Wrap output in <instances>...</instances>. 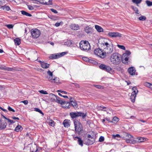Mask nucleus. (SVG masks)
Here are the masks:
<instances>
[{"mask_svg": "<svg viewBox=\"0 0 152 152\" xmlns=\"http://www.w3.org/2000/svg\"><path fill=\"white\" fill-rule=\"evenodd\" d=\"M110 60L113 64L118 65L120 64L121 62V55L117 53H114L111 56Z\"/></svg>", "mask_w": 152, "mask_h": 152, "instance_id": "obj_1", "label": "nucleus"}, {"mask_svg": "<svg viewBox=\"0 0 152 152\" xmlns=\"http://www.w3.org/2000/svg\"><path fill=\"white\" fill-rule=\"evenodd\" d=\"M79 45L80 49L83 50L87 51L91 48L90 45L88 41H81Z\"/></svg>", "mask_w": 152, "mask_h": 152, "instance_id": "obj_2", "label": "nucleus"}, {"mask_svg": "<svg viewBox=\"0 0 152 152\" xmlns=\"http://www.w3.org/2000/svg\"><path fill=\"white\" fill-rule=\"evenodd\" d=\"M75 132L76 133L80 134L82 133L83 130V126L81 123L77 120L75 119L74 121Z\"/></svg>", "mask_w": 152, "mask_h": 152, "instance_id": "obj_3", "label": "nucleus"}, {"mask_svg": "<svg viewBox=\"0 0 152 152\" xmlns=\"http://www.w3.org/2000/svg\"><path fill=\"white\" fill-rule=\"evenodd\" d=\"M108 44L103 47L102 48L104 49L105 53H110L113 52V46L112 43L110 41L107 43Z\"/></svg>", "mask_w": 152, "mask_h": 152, "instance_id": "obj_4", "label": "nucleus"}, {"mask_svg": "<svg viewBox=\"0 0 152 152\" xmlns=\"http://www.w3.org/2000/svg\"><path fill=\"white\" fill-rule=\"evenodd\" d=\"M131 52L129 50H126L125 53L123 54L121 57V60L123 63L125 64H128V61Z\"/></svg>", "mask_w": 152, "mask_h": 152, "instance_id": "obj_5", "label": "nucleus"}, {"mask_svg": "<svg viewBox=\"0 0 152 152\" xmlns=\"http://www.w3.org/2000/svg\"><path fill=\"white\" fill-rule=\"evenodd\" d=\"M71 117L72 118H74L79 116H82L83 118H85L86 116V114L81 112H71L70 114Z\"/></svg>", "mask_w": 152, "mask_h": 152, "instance_id": "obj_6", "label": "nucleus"}, {"mask_svg": "<svg viewBox=\"0 0 152 152\" xmlns=\"http://www.w3.org/2000/svg\"><path fill=\"white\" fill-rule=\"evenodd\" d=\"M94 53L95 54L102 58H105L106 56V53L99 48L95 49L94 50Z\"/></svg>", "mask_w": 152, "mask_h": 152, "instance_id": "obj_7", "label": "nucleus"}, {"mask_svg": "<svg viewBox=\"0 0 152 152\" xmlns=\"http://www.w3.org/2000/svg\"><path fill=\"white\" fill-rule=\"evenodd\" d=\"M99 68L105 71L110 73H113L114 70L109 66L106 65L104 64H101L99 66Z\"/></svg>", "mask_w": 152, "mask_h": 152, "instance_id": "obj_8", "label": "nucleus"}, {"mask_svg": "<svg viewBox=\"0 0 152 152\" xmlns=\"http://www.w3.org/2000/svg\"><path fill=\"white\" fill-rule=\"evenodd\" d=\"M66 54V52L55 53L51 55L49 58L50 59H56L62 57Z\"/></svg>", "mask_w": 152, "mask_h": 152, "instance_id": "obj_9", "label": "nucleus"}, {"mask_svg": "<svg viewBox=\"0 0 152 152\" xmlns=\"http://www.w3.org/2000/svg\"><path fill=\"white\" fill-rule=\"evenodd\" d=\"M31 33L32 37L34 38H38L41 34L40 31L37 28L31 29Z\"/></svg>", "mask_w": 152, "mask_h": 152, "instance_id": "obj_10", "label": "nucleus"}, {"mask_svg": "<svg viewBox=\"0 0 152 152\" xmlns=\"http://www.w3.org/2000/svg\"><path fill=\"white\" fill-rule=\"evenodd\" d=\"M110 41V40L107 39L102 38H100L98 40V43L99 45L101 46L102 48L105 45L108 44L107 43Z\"/></svg>", "mask_w": 152, "mask_h": 152, "instance_id": "obj_11", "label": "nucleus"}, {"mask_svg": "<svg viewBox=\"0 0 152 152\" xmlns=\"http://www.w3.org/2000/svg\"><path fill=\"white\" fill-rule=\"evenodd\" d=\"M126 136L128 137L129 138V139H126V141L127 143L132 144L136 143L137 141L133 139V137L132 135L129 134H127Z\"/></svg>", "mask_w": 152, "mask_h": 152, "instance_id": "obj_12", "label": "nucleus"}, {"mask_svg": "<svg viewBox=\"0 0 152 152\" xmlns=\"http://www.w3.org/2000/svg\"><path fill=\"white\" fill-rule=\"evenodd\" d=\"M108 35L111 37H121L122 34L119 32H109Z\"/></svg>", "mask_w": 152, "mask_h": 152, "instance_id": "obj_13", "label": "nucleus"}, {"mask_svg": "<svg viewBox=\"0 0 152 152\" xmlns=\"http://www.w3.org/2000/svg\"><path fill=\"white\" fill-rule=\"evenodd\" d=\"M85 144L86 145H92L95 142V138H91V139L86 138L84 140Z\"/></svg>", "mask_w": 152, "mask_h": 152, "instance_id": "obj_14", "label": "nucleus"}, {"mask_svg": "<svg viewBox=\"0 0 152 152\" xmlns=\"http://www.w3.org/2000/svg\"><path fill=\"white\" fill-rule=\"evenodd\" d=\"M7 123L4 120L1 119L0 122V130H2L6 128Z\"/></svg>", "mask_w": 152, "mask_h": 152, "instance_id": "obj_15", "label": "nucleus"}, {"mask_svg": "<svg viewBox=\"0 0 152 152\" xmlns=\"http://www.w3.org/2000/svg\"><path fill=\"white\" fill-rule=\"evenodd\" d=\"M128 71L130 75H134L135 74L136 70L134 67L132 66L128 68Z\"/></svg>", "mask_w": 152, "mask_h": 152, "instance_id": "obj_16", "label": "nucleus"}, {"mask_svg": "<svg viewBox=\"0 0 152 152\" xmlns=\"http://www.w3.org/2000/svg\"><path fill=\"white\" fill-rule=\"evenodd\" d=\"M49 80L50 82L52 83H55L58 84V83H60V82L59 79L57 77H56L52 79L50 78V77H48Z\"/></svg>", "mask_w": 152, "mask_h": 152, "instance_id": "obj_17", "label": "nucleus"}, {"mask_svg": "<svg viewBox=\"0 0 152 152\" xmlns=\"http://www.w3.org/2000/svg\"><path fill=\"white\" fill-rule=\"evenodd\" d=\"M97 109L99 110L106 111L107 112V113H108L107 111L108 110H110L109 108L104 107L102 105L98 106Z\"/></svg>", "mask_w": 152, "mask_h": 152, "instance_id": "obj_18", "label": "nucleus"}, {"mask_svg": "<svg viewBox=\"0 0 152 152\" xmlns=\"http://www.w3.org/2000/svg\"><path fill=\"white\" fill-rule=\"evenodd\" d=\"M52 0H42V1H39V3L44 5H51L52 4Z\"/></svg>", "mask_w": 152, "mask_h": 152, "instance_id": "obj_19", "label": "nucleus"}, {"mask_svg": "<svg viewBox=\"0 0 152 152\" xmlns=\"http://www.w3.org/2000/svg\"><path fill=\"white\" fill-rule=\"evenodd\" d=\"M54 96H55L56 99H55L56 100V102L60 104H65L66 103L65 101H63L61 99V98L58 96H57L55 95H54Z\"/></svg>", "mask_w": 152, "mask_h": 152, "instance_id": "obj_20", "label": "nucleus"}, {"mask_svg": "<svg viewBox=\"0 0 152 152\" xmlns=\"http://www.w3.org/2000/svg\"><path fill=\"white\" fill-rule=\"evenodd\" d=\"M30 149L31 152H37L38 151L37 146L36 144L32 145Z\"/></svg>", "mask_w": 152, "mask_h": 152, "instance_id": "obj_21", "label": "nucleus"}, {"mask_svg": "<svg viewBox=\"0 0 152 152\" xmlns=\"http://www.w3.org/2000/svg\"><path fill=\"white\" fill-rule=\"evenodd\" d=\"M70 28L74 30H77L79 29V26L77 24H73L71 25L70 26Z\"/></svg>", "mask_w": 152, "mask_h": 152, "instance_id": "obj_22", "label": "nucleus"}, {"mask_svg": "<svg viewBox=\"0 0 152 152\" xmlns=\"http://www.w3.org/2000/svg\"><path fill=\"white\" fill-rule=\"evenodd\" d=\"M84 30L86 33L89 34L91 33L92 29L90 27L87 26L84 28Z\"/></svg>", "mask_w": 152, "mask_h": 152, "instance_id": "obj_23", "label": "nucleus"}, {"mask_svg": "<svg viewBox=\"0 0 152 152\" xmlns=\"http://www.w3.org/2000/svg\"><path fill=\"white\" fill-rule=\"evenodd\" d=\"M0 69L1 70H7L8 71H11L13 70V68L8 67H6L3 65H0Z\"/></svg>", "mask_w": 152, "mask_h": 152, "instance_id": "obj_24", "label": "nucleus"}, {"mask_svg": "<svg viewBox=\"0 0 152 152\" xmlns=\"http://www.w3.org/2000/svg\"><path fill=\"white\" fill-rule=\"evenodd\" d=\"M70 102L71 104V105L75 108H77L78 107V104L75 100H70Z\"/></svg>", "mask_w": 152, "mask_h": 152, "instance_id": "obj_25", "label": "nucleus"}, {"mask_svg": "<svg viewBox=\"0 0 152 152\" xmlns=\"http://www.w3.org/2000/svg\"><path fill=\"white\" fill-rule=\"evenodd\" d=\"M41 66L44 69H47L49 67L50 64L47 63L43 62L41 63Z\"/></svg>", "mask_w": 152, "mask_h": 152, "instance_id": "obj_26", "label": "nucleus"}, {"mask_svg": "<svg viewBox=\"0 0 152 152\" xmlns=\"http://www.w3.org/2000/svg\"><path fill=\"white\" fill-rule=\"evenodd\" d=\"M23 129L22 127L19 125H18L15 127V131L17 132H21Z\"/></svg>", "mask_w": 152, "mask_h": 152, "instance_id": "obj_27", "label": "nucleus"}, {"mask_svg": "<svg viewBox=\"0 0 152 152\" xmlns=\"http://www.w3.org/2000/svg\"><path fill=\"white\" fill-rule=\"evenodd\" d=\"M14 42L16 45H19L20 43V39L19 38H16L14 39Z\"/></svg>", "mask_w": 152, "mask_h": 152, "instance_id": "obj_28", "label": "nucleus"}, {"mask_svg": "<svg viewBox=\"0 0 152 152\" xmlns=\"http://www.w3.org/2000/svg\"><path fill=\"white\" fill-rule=\"evenodd\" d=\"M95 28L99 32H102L103 31V29L101 26L98 25L95 26Z\"/></svg>", "mask_w": 152, "mask_h": 152, "instance_id": "obj_29", "label": "nucleus"}, {"mask_svg": "<svg viewBox=\"0 0 152 152\" xmlns=\"http://www.w3.org/2000/svg\"><path fill=\"white\" fill-rule=\"evenodd\" d=\"M132 90L133 91L132 92V94H137L138 92V90L136 86L133 87L132 88Z\"/></svg>", "mask_w": 152, "mask_h": 152, "instance_id": "obj_30", "label": "nucleus"}, {"mask_svg": "<svg viewBox=\"0 0 152 152\" xmlns=\"http://www.w3.org/2000/svg\"><path fill=\"white\" fill-rule=\"evenodd\" d=\"M21 14L23 15H26V16L29 17H31L32 16V15L31 14L26 12L25 11L22 10L21 11Z\"/></svg>", "mask_w": 152, "mask_h": 152, "instance_id": "obj_31", "label": "nucleus"}, {"mask_svg": "<svg viewBox=\"0 0 152 152\" xmlns=\"http://www.w3.org/2000/svg\"><path fill=\"white\" fill-rule=\"evenodd\" d=\"M75 138L78 139V140H77V142L78 143L80 146H83V141L81 139L78 137H76Z\"/></svg>", "mask_w": 152, "mask_h": 152, "instance_id": "obj_32", "label": "nucleus"}, {"mask_svg": "<svg viewBox=\"0 0 152 152\" xmlns=\"http://www.w3.org/2000/svg\"><path fill=\"white\" fill-rule=\"evenodd\" d=\"M137 94H133L132 93L131 95L130 96V99L131 101L132 102H134L135 100V99L136 96Z\"/></svg>", "mask_w": 152, "mask_h": 152, "instance_id": "obj_33", "label": "nucleus"}, {"mask_svg": "<svg viewBox=\"0 0 152 152\" xmlns=\"http://www.w3.org/2000/svg\"><path fill=\"white\" fill-rule=\"evenodd\" d=\"M73 45V42L72 40H68L67 41V46L72 47Z\"/></svg>", "mask_w": 152, "mask_h": 152, "instance_id": "obj_34", "label": "nucleus"}, {"mask_svg": "<svg viewBox=\"0 0 152 152\" xmlns=\"http://www.w3.org/2000/svg\"><path fill=\"white\" fill-rule=\"evenodd\" d=\"M132 9L135 12V13L136 14H139V11L138 9V8L137 7H132Z\"/></svg>", "mask_w": 152, "mask_h": 152, "instance_id": "obj_35", "label": "nucleus"}, {"mask_svg": "<svg viewBox=\"0 0 152 152\" xmlns=\"http://www.w3.org/2000/svg\"><path fill=\"white\" fill-rule=\"evenodd\" d=\"M145 3L148 7H149L152 6V1L148 0H146L145 1Z\"/></svg>", "mask_w": 152, "mask_h": 152, "instance_id": "obj_36", "label": "nucleus"}, {"mask_svg": "<svg viewBox=\"0 0 152 152\" xmlns=\"http://www.w3.org/2000/svg\"><path fill=\"white\" fill-rule=\"evenodd\" d=\"M34 110L39 113L41 114H42L43 115H44V113L40 110L39 108H34Z\"/></svg>", "mask_w": 152, "mask_h": 152, "instance_id": "obj_37", "label": "nucleus"}, {"mask_svg": "<svg viewBox=\"0 0 152 152\" xmlns=\"http://www.w3.org/2000/svg\"><path fill=\"white\" fill-rule=\"evenodd\" d=\"M142 0H132V2L134 3L138 4L141 3Z\"/></svg>", "mask_w": 152, "mask_h": 152, "instance_id": "obj_38", "label": "nucleus"}, {"mask_svg": "<svg viewBox=\"0 0 152 152\" xmlns=\"http://www.w3.org/2000/svg\"><path fill=\"white\" fill-rule=\"evenodd\" d=\"M138 19L140 20L144 21L146 20V18L145 16L142 15L139 17Z\"/></svg>", "mask_w": 152, "mask_h": 152, "instance_id": "obj_39", "label": "nucleus"}, {"mask_svg": "<svg viewBox=\"0 0 152 152\" xmlns=\"http://www.w3.org/2000/svg\"><path fill=\"white\" fill-rule=\"evenodd\" d=\"M47 74L48 75V76L50 77V78H52V76L53 75V72H51L50 71L48 70L47 72Z\"/></svg>", "mask_w": 152, "mask_h": 152, "instance_id": "obj_40", "label": "nucleus"}, {"mask_svg": "<svg viewBox=\"0 0 152 152\" xmlns=\"http://www.w3.org/2000/svg\"><path fill=\"white\" fill-rule=\"evenodd\" d=\"M93 86L98 88V89H104V87L103 86H100V85H93Z\"/></svg>", "mask_w": 152, "mask_h": 152, "instance_id": "obj_41", "label": "nucleus"}, {"mask_svg": "<svg viewBox=\"0 0 152 152\" xmlns=\"http://www.w3.org/2000/svg\"><path fill=\"white\" fill-rule=\"evenodd\" d=\"M67 94H68V96H67V99H69V101L70 100H74V99L72 96H70V95H72V94H70L69 93L68 94L67 93Z\"/></svg>", "mask_w": 152, "mask_h": 152, "instance_id": "obj_42", "label": "nucleus"}, {"mask_svg": "<svg viewBox=\"0 0 152 152\" xmlns=\"http://www.w3.org/2000/svg\"><path fill=\"white\" fill-rule=\"evenodd\" d=\"M49 125L53 126L55 125L54 122V121L52 120H51L49 122Z\"/></svg>", "mask_w": 152, "mask_h": 152, "instance_id": "obj_43", "label": "nucleus"}, {"mask_svg": "<svg viewBox=\"0 0 152 152\" xmlns=\"http://www.w3.org/2000/svg\"><path fill=\"white\" fill-rule=\"evenodd\" d=\"M117 46H118V48H120L121 49H122V50H125V49H126L125 47L123 45H118Z\"/></svg>", "mask_w": 152, "mask_h": 152, "instance_id": "obj_44", "label": "nucleus"}, {"mask_svg": "<svg viewBox=\"0 0 152 152\" xmlns=\"http://www.w3.org/2000/svg\"><path fill=\"white\" fill-rule=\"evenodd\" d=\"M113 120L116 122H117L119 121V119L117 117L115 116L113 118Z\"/></svg>", "mask_w": 152, "mask_h": 152, "instance_id": "obj_45", "label": "nucleus"}, {"mask_svg": "<svg viewBox=\"0 0 152 152\" xmlns=\"http://www.w3.org/2000/svg\"><path fill=\"white\" fill-rule=\"evenodd\" d=\"M39 91L40 93H41L42 94H48V93L46 91H44L43 90H41Z\"/></svg>", "mask_w": 152, "mask_h": 152, "instance_id": "obj_46", "label": "nucleus"}, {"mask_svg": "<svg viewBox=\"0 0 152 152\" xmlns=\"http://www.w3.org/2000/svg\"><path fill=\"white\" fill-rule=\"evenodd\" d=\"M104 140V137L101 136L99 138V141L100 142H102Z\"/></svg>", "mask_w": 152, "mask_h": 152, "instance_id": "obj_47", "label": "nucleus"}, {"mask_svg": "<svg viewBox=\"0 0 152 152\" xmlns=\"http://www.w3.org/2000/svg\"><path fill=\"white\" fill-rule=\"evenodd\" d=\"M82 59L84 61L86 62L89 61V59L87 57H83Z\"/></svg>", "mask_w": 152, "mask_h": 152, "instance_id": "obj_48", "label": "nucleus"}, {"mask_svg": "<svg viewBox=\"0 0 152 152\" xmlns=\"http://www.w3.org/2000/svg\"><path fill=\"white\" fill-rule=\"evenodd\" d=\"M6 26L9 28L11 29L13 28V26L12 24H8L6 25Z\"/></svg>", "mask_w": 152, "mask_h": 152, "instance_id": "obj_49", "label": "nucleus"}, {"mask_svg": "<svg viewBox=\"0 0 152 152\" xmlns=\"http://www.w3.org/2000/svg\"><path fill=\"white\" fill-rule=\"evenodd\" d=\"M27 6L28 7V8L29 9V10H33L34 9V7L31 5H27Z\"/></svg>", "mask_w": 152, "mask_h": 152, "instance_id": "obj_50", "label": "nucleus"}, {"mask_svg": "<svg viewBox=\"0 0 152 152\" xmlns=\"http://www.w3.org/2000/svg\"><path fill=\"white\" fill-rule=\"evenodd\" d=\"M7 121H8V122L10 123V124H14L15 122V121H13V120H11L9 118L8 119Z\"/></svg>", "mask_w": 152, "mask_h": 152, "instance_id": "obj_51", "label": "nucleus"}, {"mask_svg": "<svg viewBox=\"0 0 152 152\" xmlns=\"http://www.w3.org/2000/svg\"><path fill=\"white\" fill-rule=\"evenodd\" d=\"M113 137L114 138H116V137L120 138V136L119 134H116L115 135H113Z\"/></svg>", "mask_w": 152, "mask_h": 152, "instance_id": "obj_52", "label": "nucleus"}, {"mask_svg": "<svg viewBox=\"0 0 152 152\" xmlns=\"http://www.w3.org/2000/svg\"><path fill=\"white\" fill-rule=\"evenodd\" d=\"M8 109L9 110V111H12V112H15V110L13 109L10 106H9L8 107Z\"/></svg>", "mask_w": 152, "mask_h": 152, "instance_id": "obj_53", "label": "nucleus"}, {"mask_svg": "<svg viewBox=\"0 0 152 152\" xmlns=\"http://www.w3.org/2000/svg\"><path fill=\"white\" fill-rule=\"evenodd\" d=\"M50 10L52 12H54L56 14L58 13V12L56 10L53 9H50Z\"/></svg>", "mask_w": 152, "mask_h": 152, "instance_id": "obj_54", "label": "nucleus"}, {"mask_svg": "<svg viewBox=\"0 0 152 152\" xmlns=\"http://www.w3.org/2000/svg\"><path fill=\"white\" fill-rule=\"evenodd\" d=\"M62 23L61 22L60 23H56L55 24V26L56 27H58L61 25Z\"/></svg>", "mask_w": 152, "mask_h": 152, "instance_id": "obj_55", "label": "nucleus"}, {"mask_svg": "<svg viewBox=\"0 0 152 152\" xmlns=\"http://www.w3.org/2000/svg\"><path fill=\"white\" fill-rule=\"evenodd\" d=\"M21 102L23 103L25 105H26L28 104V102L27 100H25Z\"/></svg>", "mask_w": 152, "mask_h": 152, "instance_id": "obj_56", "label": "nucleus"}, {"mask_svg": "<svg viewBox=\"0 0 152 152\" xmlns=\"http://www.w3.org/2000/svg\"><path fill=\"white\" fill-rule=\"evenodd\" d=\"M63 124L64 125V126L66 127V119H65L63 123Z\"/></svg>", "mask_w": 152, "mask_h": 152, "instance_id": "obj_57", "label": "nucleus"}, {"mask_svg": "<svg viewBox=\"0 0 152 152\" xmlns=\"http://www.w3.org/2000/svg\"><path fill=\"white\" fill-rule=\"evenodd\" d=\"M71 103L70 102H68L67 101V104H68V105H67V108H69L71 106V105L70 104Z\"/></svg>", "mask_w": 152, "mask_h": 152, "instance_id": "obj_58", "label": "nucleus"}, {"mask_svg": "<svg viewBox=\"0 0 152 152\" xmlns=\"http://www.w3.org/2000/svg\"><path fill=\"white\" fill-rule=\"evenodd\" d=\"M58 92H60L61 93H64V94H66V91H63L61 90H58L57 91Z\"/></svg>", "mask_w": 152, "mask_h": 152, "instance_id": "obj_59", "label": "nucleus"}, {"mask_svg": "<svg viewBox=\"0 0 152 152\" xmlns=\"http://www.w3.org/2000/svg\"><path fill=\"white\" fill-rule=\"evenodd\" d=\"M144 140V139L142 137H141L138 140V142H143Z\"/></svg>", "mask_w": 152, "mask_h": 152, "instance_id": "obj_60", "label": "nucleus"}, {"mask_svg": "<svg viewBox=\"0 0 152 152\" xmlns=\"http://www.w3.org/2000/svg\"><path fill=\"white\" fill-rule=\"evenodd\" d=\"M146 86L147 87H149V88L150 87V86H151V84L149 83H146Z\"/></svg>", "mask_w": 152, "mask_h": 152, "instance_id": "obj_61", "label": "nucleus"}, {"mask_svg": "<svg viewBox=\"0 0 152 152\" xmlns=\"http://www.w3.org/2000/svg\"><path fill=\"white\" fill-rule=\"evenodd\" d=\"M105 119H106V120L107 121L109 122H112V123L113 122V121H110V119L109 118H105Z\"/></svg>", "mask_w": 152, "mask_h": 152, "instance_id": "obj_62", "label": "nucleus"}, {"mask_svg": "<svg viewBox=\"0 0 152 152\" xmlns=\"http://www.w3.org/2000/svg\"><path fill=\"white\" fill-rule=\"evenodd\" d=\"M76 87H79V84L76 83H73Z\"/></svg>", "mask_w": 152, "mask_h": 152, "instance_id": "obj_63", "label": "nucleus"}, {"mask_svg": "<svg viewBox=\"0 0 152 152\" xmlns=\"http://www.w3.org/2000/svg\"><path fill=\"white\" fill-rule=\"evenodd\" d=\"M6 10L7 11H9L10 10V8L9 6H7L6 7Z\"/></svg>", "mask_w": 152, "mask_h": 152, "instance_id": "obj_64", "label": "nucleus"}]
</instances>
